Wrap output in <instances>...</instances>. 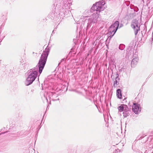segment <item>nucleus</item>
<instances>
[{"mask_svg": "<svg viewBox=\"0 0 153 153\" xmlns=\"http://www.w3.org/2000/svg\"><path fill=\"white\" fill-rule=\"evenodd\" d=\"M49 50V48H45V51L42 53L38 64L39 72L40 74L42 71L46 63Z\"/></svg>", "mask_w": 153, "mask_h": 153, "instance_id": "obj_1", "label": "nucleus"}, {"mask_svg": "<svg viewBox=\"0 0 153 153\" xmlns=\"http://www.w3.org/2000/svg\"><path fill=\"white\" fill-rule=\"evenodd\" d=\"M119 22L116 21L109 27V31L111 34V35L113 33L111 36V37L114 35L116 32L119 27Z\"/></svg>", "mask_w": 153, "mask_h": 153, "instance_id": "obj_2", "label": "nucleus"}, {"mask_svg": "<svg viewBox=\"0 0 153 153\" xmlns=\"http://www.w3.org/2000/svg\"><path fill=\"white\" fill-rule=\"evenodd\" d=\"M105 3L104 2H98L94 4L92 7V9L96 11L100 12L101 8L103 6Z\"/></svg>", "mask_w": 153, "mask_h": 153, "instance_id": "obj_3", "label": "nucleus"}, {"mask_svg": "<svg viewBox=\"0 0 153 153\" xmlns=\"http://www.w3.org/2000/svg\"><path fill=\"white\" fill-rule=\"evenodd\" d=\"M37 74V72L36 71H34L28 76L27 80L30 84L31 83L35 80Z\"/></svg>", "mask_w": 153, "mask_h": 153, "instance_id": "obj_4", "label": "nucleus"}, {"mask_svg": "<svg viewBox=\"0 0 153 153\" xmlns=\"http://www.w3.org/2000/svg\"><path fill=\"white\" fill-rule=\"evenodd\" d=\"M131 26L134 29L135 34V35H136L138 31L140 30L139 22L136 19L134 20L132 22Z\"/></svg>", "mask_w": 153, "mask_h": 153, "instance_id": "obj_5", "label": "nucleus"}, {"mask_svg": "<svg viewBox=\"0 0 153 153\" xmlns=\"http://www.w3.org/2000/svg\"><path fill=\"white\" fill-rule=\"evenodd\" d=\"M132 110L135 114H138L140 111L141 108L138 104L134 103L132 106Z\"/></svg>", "mask_w": 153, "mask_h": 153, "instance_id": "obj_6", "label": "nucleus"}, {"mask_svg": "<svg viewBox=\"0 0 153 153\" xmlns=\"http://www.w3.org/2000/svg\"><path fill=\"white\" fill-rule=\"evenodd\" d=\"M118 109L119 111L120 112L124 111H127L128 110V108L127 106L125 104H121L120 106H119Z\"/></svg>", "mask_w": 153, "mask_h": 153, "instance_id": "obj_7", "label": "nucleus"}, {"mask_svg": "<svg viewBox=\"0 0 153 153\" xmlns=\"http://www.w3.org/2000/svg\"><path fill=\"white\" fill-rule=\"evenodd\" d=\"M138 59L137 58L133 59L131 62V65L132 67H134L137 65L138 63Z\"/></svg>", "mask_w": 153, "mask_h": 153, "instance_id": "obj_8", "label": "nucleus"}, {"mask_svg": "<svg viewBox=\"0 0 153 153\" xmlns=\"http://www.w3.org/2000/svg\"><path fill=\"white\" fill-rule=\"evenodd\" d=\"M117 95L118 98L120 99H121V91L120 89H117Z\"/></svg>", "mask_w": 153, "mask_h": 153, "instance_id": "obj_9", "label": "nucleus"}, {"mask_svg": "<svg viewBox=\"0 0 153 153\" xmlns=\"http://www.w3.org/2000/svg\"><path fill=\"white\" fill-rule=\"evenodd\" d=\"M119 79V78L117 77L115 78V81H114V86L115 87L117 86L118 85V81L117 80Z\"/></svg>", "mask_w": 153, "mask_h": 153, "instance_id": "obj_10", "label": "nucleus"}, {"mask_svg": "<svg viewBox=\"0 0 153 153\" xmlns=\"http://www.w3.org/2000/svg\"><path fill=\"white\" fill-rule=\"evenodd\" d=\"M93 19H97L99 17V14L96 13V14H94L93 15Z\"/></svg>", "mask_w": 153, "mask_h": 153, "instance_id": "obj_11", "label": "nucleus"}]
</instances>
